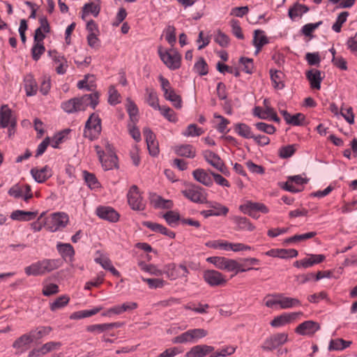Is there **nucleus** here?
Listing matches in <instances>:
<instances>
[{
  "mask_svg": "<svg viewBox=\"0 0 357 357\" xmlns=\"http://www.w3.org/2000/svg\"><path fill=\"white\" fill-rule=\"evenodd\" d=\"M320 329L319 323L308 320L300 324L296 328L295 332L301 335H312Z\"/></svg>",
  "mask_w": 357,
  "mask_h": 357,
  "instance_id": "f3484780",
  "label": "nucleus"
},
{
  "mask_svg": "<svg viewBox=\"0 0 357 357\" xmlns=\"http://www.w3.org/2000/svg\"><path fill=\"white\" fill-rule=\"evenodd\" d=\"M127 198L128 204L132 210L144 211L145 209L146 203L136 185H132L130 188Z\"/></svg>",
  "mask_w": 357,
  "mask_h": 357,
  "instance_id": "0eeeda50",
  "label": "nucleus"
},
{
  "mask_svg": "<svg viewBox=\"0 0 357 357\" xmlns=\"http://www.w3.org/2000/svg\"><path fill=\"white\" fill-rule=\"evenodd\" d=\"M146 101L155 109H158L160 107L157 93L153 89L148 88L146 89Z\"/></svg>",
  "mask_w": 357,
  "mask_h": 357,
  "instance_id": "4c0bfd02",
  "label": "nucleus"
},
{
  "mask_svg": "<svg viewBox=\"0 0 357 357\" xmlns=\"http://www.w3.org/2000/svg\"><path fill=\"white\" fill-rule=\"evenodd\" d=\"M100 9L97 5L93 3H87L84 7L82 18L84 19L85 16L89 13L92 14L93 16L96 17L99 13Z\"/></svg>",
  "mask_w": 357,
  "mask_h": 357,
  "instance_id": "0e129e2a",
  "label": "nucleus"
},
{
  "mask_svg": "<svg viewBox=\"0 0 357 357\" xmlns=\"http://www.w3.org/2000/svg\"><path fill=\"white\" fill-rule=\"evenodd\" d=\"M194 68L199 75H205L208 73V65L203 58H200L195 64Z\"/></svg>",
  "mask_w": 357,
  "mask_h": 357,
  "instance_id": "052dcab7",
  "label": "nucleus"
},
{
  "mask_svg": "<svg viewBox=\"0 0 357 357\" xmlns=\"http://www.w3.org/2000/svg\"><path fill=\"white\" fill-rule=\"evenodd\" d=\"M101 120L99 116L93 113L86 122L84 136L90 140H93L98 138L101 132Z\"/></svg>",
  "mask_w": 357,
  "mask_h": 357,
  "instance_id": "20e7f679",
  "label": "nucleus"
},
{
  "mask_svg": "<svg viewBox=\"0 0 357 357\" xmlns=\"http://www.w3.org/2000/svg\"><path fill=\"white\" fill-rule=\"evenodd\" d=\"M149 200L151 204H152L155 208L172 209L174 206L172 200L165 199L155 193L149 194Z\"/></svg>",
  "mask_w": 357,
  "mask_h": 357,
  "instance_id": "4be33fe9",
  "label": "nucleus"
},
{
  "mask_svg": "<svg viewBox=\"0 0 357 357\" xmlns=\"http://www.w3.org/2000/svg\"><path fill=\"white\" fill-rule=\"evenodd\" d=\"M348 15V12H342L337 16L335 22L332 26L334 31L336 33H340L341 31L342 26L347 21Z\"/></svg>",
  "mask_w": 357,
  "mask_h": 357,
  "instance_id": "4d7b16f0",
  "label": "nucleus"
},
{
  "mask_svg": "<svg viewBox=\"0 0 357 357\" xmlns=\"http://www.w3.org/2000/svg\"><path fill=\"white\" fill-rule=\"evenodd\" d=\"M142 225L144 227L150 229L151 230L155 231V232L160 233L163 235H165V234L168 231V229L166 228L165 226H163L160 224L152 222L150 221H144L142 222Z\"/></svg>",
  "mask_w": 357,
  "mask_h": 357,
  "instance_id": "864d4df0",
  "label": "nucleus"
},
{
  "mask_svg": "<svg viewBox=\"0 0 357 357\" xmlns=\"http://www.w3.org/2000/svg\"><path fill=\"white\" fill-rule=\"evenodd\" d=\"M287 340V333H276L266 339L261 347L264 351H272L284 344Z\"/></svg>",
  "mask_w": 357,
  "mask_h": 357,
  "instance_id": "ddd939ff",
  "label": "nucleus"
},
{
  "mask_svg": "<svg viewBox=\"0 0 357 357\" xmlns=\"http://www.w3.org/2000/svg\"><path fill=\"white\" fill-rule=\"evenodd\" d=\"M37 215L38 211L16 210L11 213L10 218L18 221H29L35 219Z\"/></svg>",
  "mask_w": 357,
  "mask_h": 357,
  "instance_id": "cd10ccee",
  "label": "nucleus"
},
{
  "mask_svg": "<svg viewBox=\"0 0 357 357\" xmlns=\"http://www.w3.org/2000/svg\"><path fill=\"white\" fill-rule=\"evenodd\" d=\"M31 174L36 181L38 183H43L52 176L51 169L45 166L40 169L36 167L31 169Z\"/></svg>",
  "mask_w": 357,
  "mask_h": 357,
  "instance_id": "a878e982",
  "label": "nucleus"
},
{
  "mask_svg": "<svg viewBox=\"0 0 357 357\" xmlns=\"http://www.w3.org/2000/svg\"><path fill=\"white\" fill-rule=\"evenodd\" d=\"M175 153L178 156H194L195 148L190 144H184L175 148Z\"/></svg>",
  "mask_w": 357,
  "mask_h": 357,
  "instance_id": "49530a36",
  "label": "nucleus"
},
{
  "mask_svg": "<svg viewBox=\"0 0 357 357\" xmlns=\"http://www.w3.org/2000/svg\"><path fill=\"white\" fill-rule=\"evenodd\" d=\"M308 11V8L301 4H296L294 7L289 8V16L291 19H295L298 15L302 13H306Z\"/></svg>",
  "mask_w": 357,
  "mask_h": 357,
  "instance_id": "5fc2aeb1",
  "label": "nucleus"
},
{
  "mask_svg": "<svg viewBox=\"0 0 357 357\" xmlns=\"http://www.w3.org/2000/svg\"><path fill=\"white\" fill-rule=\"evenodd\" d=\"M61 346V343L59 342H49L44 344L40 347V351H42V354L45 355L52 351L59 349Z\"/></svg>",
  "mask_w": 357,
  "mask_h": 357,
  "instance_id": "e2e57ef3",
  "label": "nucleus"
},
{
  "mask_svg": "<svg viewBox=\"0 0 357 357\" xmlns=\"http://www.w3.org/2000/svg\"><path fill=\"white\" fill-rule=\"evenodd\" d=\"M84 181L89 188L91 190L98 188L100 187V183L94 174L90 173L87 171L83 172Z\"/></svg>",
  "mask_w": 357,
  "mask_h": 357,
  "instance_id": "a18cd8bd",
  "label": "nucleus"
},
{
  "mask_svg": "<svg viewBox=\"0 0 357 357\" xmlns=\"http://www.w3.org/2000/svg\"><path fill=\"white\" fill-rule=\"evenodd\" d=\"M116 326V323L93 324L88 326L86 327V331L91 333L97 332L98 333H100L104 331L111 330Z\"/></svg>",
  "mask_w": 357,
  "mask_h": 357,
  "instance_id": "58836bf2",
  "label": "nucleus"
},
{
  "mask_svg": "<svg viewBox=\"0 0 357 357\" xmlns=\"http://www.w3.org/2000/svg\"><path fill=\"white\" fill-rule=\"evenodd\" d=\"M253 45L256 47V54H258L261 47L268 43L267 37L265 36L264 32L261 30H255L254 31Z\"/></svg>",
  "mask_w": 357,
  "mask_h": 357,
  "instance_id": "2f4dec72",
  "label": "nucleus"
},
{
  "mask_svg": "<svg viewBox=\"0 0 357 357\" xmlns=\"http://www.w3.org/2000/svg\"><path fill=\"white\" fill-rule=\"evenodd\" d=\"M236 132L245 138H253L255 135L251 131V128L245 123H238L235 127Z\"/></svg>",
  "mask_w": 357,
  "mask_h": 357,
  "instance_id": "09e8293b",
  "label": "nucleus"
},
{
  "mask_svg": "<svg viewBox=\"0 0 357 357\" xmlns=\"http://www.w3.org/2000/svg\"><path fill=\"white\" fill-rule=\"evenodd\" d=\"M96 215L104 220L109 222H116L119 220V213L112 207L99 206L96 210Z\"/></svg>",
  "mask_w": 357,
  "mask_h": 357,
  "instance_id": "2eb2a0df",
  "label": "nucleus"
},
{
  "mask_svg": "<svg viewBox=\"0 0 357 357\" xmlns=\"http://www.w3.org/2000/svg\"><path fill=\"white\" fill-rule=\"evenodd\" d=\"M231 219L236 225L234 229L236 231H252L255 229V227L250 222L249 219L245 217L234 215Z\"/></svg>",
  "mask_w": 357,
  "mask_h": 357,
  "instance_id": "b1692460",
  "label": "nucleus"
},
{
  "mask_svg": "<svg viewBox=\"0 0 357 357\" xmlns=\"http://www.w3.org/2000/svg\"><path fill=\"white\" fill-rule=\"evenodd\" d=\"M61 265L60 259H43L26 266L24 271L27 275H45L57 269Z\"/></svg>",
  "mask_w": 357,
  "mask_h": 357,
  "instance_id": "f03ea898",
  "label": "nucleus"
},
{
  "mask_svg": "<svg viewBox=\"0 0 357 357\" xmlns=\"http://www.w3.org/2000/svg\"><path fill=\"white\" fill-rule=\"evenodd\" d=\"M161 114L168 121L175 122L176 121V114L172 109L166 106H160L158 109Z\"/></svg>",
  "mask_w": 357,
  "mask_h": 357,
  "instance_id": "6e6d98bb",
  "label": "nucleus"
},
{
  "mask_svg": "<svg viewBox=\"0 0 357 357\" xmlns=\"http://www.w3.org/2000/svg\"><path fill=\"white\" fill-rule=\"evenodd\" d=\"M15 121L12 117V112L7 105H3L0 114V127L6 128L8 126L14 127Z\"/></svg>",
  "mask_w": 357,
  "mask_h": 357,
  "instance_id": "393cba45",
  "label": "nucleus"
},
{
  "mask_svg": "<svg viewBox=\"0 0 357 357\" xmlns=\"http://www.w3.org/2000/svg\"><path fill=\"white\" fill-rule=\"evenodd\" d=\"M194 178L199 183L206 185L211 186L213 180L210 175L203 169H197L192 172Z\"/></svg>",
  "mask_w": 357,
  "mask_h": 357,
  "instance_id": "c756f323",
  "label": "nucleus"
},
{
  "mask_svg": "<svg viewBox=\"0 0 357 357\" xmlns=\"http://www.w3.org/2000/svg\"><path fill=\"white\" fill-rule=\"evenodd\" d=\"M306 77L310 82L311 87L319 90L322 77L321 72L317 69H311L306 73Z\"/></svg>",
  "mask_w": 357,
  "mask_h": 357,
  "instance_id": "7c9ffc66",
  "label": "nucleus"
},
{
  "mask_svg": "<svg viewBox=\"0 0 357 357\" xmlns=\"http://www.w3.org/2000/svg\"><path fill=\"white\" fill-rule=\"evenodd\" d=\"M165 39L167 42L171 45V46H174L176 43V29L174 26L169 25L165 30Z\"/></svg>",
  "mask_w": 357,
  "mask_h": 357,
  "instance_id": "bf43d9fd",
  "label": "nucleus"
},
{
  "mask_svg": "<svg viewBox=\"0 0 357 357\" xmlns=\"http://www.w3.org/2000/svg\"><path fill=\"white\" fill-rule=\"evenodd\" d=\"M317 235L316 231H310L303 234H296L293 236L287 238L284 240V244H290L296 242L303 241L309 238H312Z\"/></svg>",
  "mask_w": 357,
  "mask_h": 357,
  "instance_id": "e433bc0d",
  "label": "nucleus"
},
{
  "mask_svg": "<svg viewBox=\"0 0 357 357\" xmlns=\"http://www.w3.org/2000/svg\"><path fill=\"white\" fill-rule=\"evenodd\" d=\"M232 33L238 39L243 40L244 35L240 26V22L236 20H231L230 22Z\"/></svg>",
  "mask_w": 357,
  "mask_h": 357,
  "instance_id": "680f3d73",
  "label": "nucleus"
},
{
  "mask_svg": "<svg viewBox=\"0 0 357 357\" xmlns=\"http://www.w3.org/2000/svg\"><path fill=\"white\" fill-rule=\"evenodd\" d=\"M213 116L215 119L220 120L217 126L218 130L221 133L225 132L227 129V126L229 124V121L217 113H215Z\"/></svg>",
  "mask_w": 357,
  "mask_h": 357,
  "instance_id": "69168bd1",
  "label": "nucleus"
},
{
  "mask_svg": "<svg viewBox=\"0 0 357 357\" xmlns=\"http://www.w3.org/2000/svg\"><path fill=\"white\" fill-rule=\"evenodd\" d=\"M68 132L66 131L56 134L52 137H46L38 146L36 150V156L44 153L48 146L59 149L61 144L66 140Z\"/></svg>",
  "mask_w": 357,
  "mask_h": 357,
  "instance_id": "423d86ee",
  "label": "nucleus"
},
{
  "mask_svg": "<svg viewBox=\"0 0 357 357\" xmlns=\"http://www.w3.org/2000/svg\"><path fill=\"white\" fill-rule=\"evenodd\" d=\"M203 133L204 130L194 123L190 124L185 130L183 132V135L185 137H198Z\"/></svg>",
  "mask_w": 357,
  "mask_h": 357,
  "instance_id": "3c124183",
  "label": "nucleus"
},
{
  "mask_svg": "<svg viewBox=\"0 0 357 357\" xmlns=\"http://www.w3.org/2000/svg\"><path fill=\"white\" fill-rule=\"evenodd\" d=\"M302 312L283 313L280 316L275 317L271 321V325L273 327H280L291 321L296 319L299 316H302Z\"/></svg>",
  "mask_w": 357,
  "mask_h": 357,
  "instance_id": "a211bd4d",
  "label": "nucleus"
},
{
  "mask_svg": "<svg viewBox=\"0 0 357 357\" xmlns=\"http://www.w3.org/2000/svg\"><path fill=\"white\" fill-rule=\"evenodd\" d=\"M207 331L204 328H194L188 330L172 339L174 344H184L187 342H196L198 340L206 337Z\"/></svg>",
  "mask_w": 357,
  "mask_h": 357,
  "instance_id": "7ed1b4c3",
  "label": "nucleus"
},
{
  "mask_svg": "<svg viewBox=\"0 0 357 357\" xmlns=\"http://www.w3.org/2000/svg\"><path fill=\"white\" fill-rule=\"evenodd\" d=\"M351 342L350 341H346L343 339L331 340L328 346L330 351L333 350H342L350 346Z\"/></svg>",
  "mask_w": 357,
  "mask_h": 357,
  "instance_id": "c03bdc74",
  "label": "nucleus"
},
{
  "mask_svg": "<svg viewBox=\"0 0 357 357\" xmlns=\"http://www.w3.org/2000/svg\"><path fill=\"white\" fill-rule=\"evenodd\" d=\"M31 342H33V338L29 333H26L17 338L12 347L16 349L15 354H20L28 349Z\"/></svg>",
  "mask_w": 357,
  "mask_h": 357,
  "instance_id": "aec40b11",
  "label": "nucleus"
},
{
  "mask_svg": "<svg viewBox=\"0 0 357 357\" xmlns=\"http://www.w3.org/2000/svg\"><path fill=\"white\" fill-rule=\"evenodd\" d=\"M271 79L273 86L276 89H282L284 87V73L280 70H270Z\"/></svg>",
  "mask_w": 357,
  "mask_h": 357,
  "instance_id": "f704fd0d",
  "label": "nucleus"
},
{
  "mask_svg": "<svg viewBox=\"0 0 357 357\" xmlns=\"http://www.w3.org/2000/svg\"><path fill=\"white\" fill-rule=\"evenodd\" d=\"M52 331V328L50 326H40L38 327L36 330H33L30 331L29 333L33 338V340H38L41 339L43 337L48 335Z\"/></svg>",
  "mask_w": 357,
  "mask_h": 357,
  "instance_id": "37998d69",
  "label": "nucleus"
},
{
  "mask_svg": "<svg viewBox=\"0 0 357 357\" xmlns=\"http://www.w3.org/2000/svg\"><path fill=\"white\" fill-rule=\"evenodd\" d=\"M264 107H256L255 108V114L262 119H270L275 122H279L280 119L275 110L268 105V101L264 100Z\"/></svg>",
  "mask_w": 357,
  "mask_h": 357,
  "instance_id": "dca6fc26",
  "label": "nucleus"
},
{
  "mask_svg": "<svg viewBox=\"0 0 357 357\" xmlns=\"http://www.w3.org/2000/svg\"><path fill=\"white\" fill-rule=\"evenodd\" d=\"M206 260L215 265L218 269L232 271L233 259H228L224 257H211L207 258Z\"/></svg>",
  "mask_w": 357,
  "mask_h": 357,
  "instance_id": "412c9836",
  "label": "nucleus"
},
{
  "mask_svg": "<svg viewBox=\"0 0 357 357\" xmlns=\"http://www.w3.org/2000/svg\"><path fill=\"white\" fill-rule=\"evenodd\" d=\"M298 147V146L296 144H290L283 146L280 149L279 156H291L296 153Z\"/></svg>",
  "mask_w": 357,
  "mask_h": 357,
  "instance_id": "774afa93",
  "label": "nucleus"
},
{
  "mask_svg": "<svg viewBox=\"0 0 357 357\" xmlns=\"http://www.w3.org/2000/svg\"><path fill=\"white\" fill-rule=\"evenodd\" d=\"M98 103L97 93L84 95L79 98H71L61 104V108L67 113L85 110L89 106L94 109Z\"/></svg>",
  "mask_w": 357,
  "mask_h": 357,
  "instance_id": "f257e3e1",
  "label": "nucleus"
},
{
  "mask_svg": "<svg viewBox=\"0 0 357 357\" xmlns=\"http://www.w3.org/2000/svg\"><path fill=\"white\" fill-rule=\"evenodd\" d=\"M280 112L286 122L289 124L294 126H301L303 125L304 122L305 115L302 113H297L295 115H291L285 110H282Z\"/></svg>",
  "mask_w": 357,
  "mask_h": 357,
  "instance_id": "473e14b6",
  "label": "nucleus"
},
{
  "mask_svg": "<svg viewBox=\"0 0 357 357\" xmlns=\"http://www.w3.org/2000/svg\"><path fill=\"white\" fill-rule=\"evenodd\" d=\"M70 301L68 296L63 295L58 297L54 302L50 304V310L56 311L66 306Z\"/></svg>",
  "mask_w": 357,
  "mask_h": 357,
  "instance_id": "603ef678",
  "label": "nucleus"
},
{
  "mask_svg": "<svg viewBox=\"0 0 357 357\" xmlns=\"http://www.w3.org/2000/svg\"><path fill=\"white\" fill-rule=\"evenodd\" d=\"M102 309V307H96L91 310H84L76 312L73 313L71 316V319H83L86 317H91L97 313H98Z\"/></svg>",
  "mask_w": 357,
  "mask_h": 357,
  "instance_id": "a19ab883",
  "label": "nucleus"
},
{
  "mask_svg": "<svg viewBox=\"0 0 357 357\" xmlns=\"http://www.w3.org/2000/svg\"><path fill=\"white\" fill-rule=\"evenodd\" d=\"M208 164L225 176L229 175V171L221 158H206Z\"/></svg>",
  "mask_w": 357,
  "mask_h": 357,
  "instance_id": "72a5a7b5",
  "label": "nucleus"
},
{
  "mask_svg": "<svg viewBox=\"0 0 357 357\" xmlns=\"http://www.w3.org/2000/svg\"><path fill=\"white\" fill-rule=\"evenodd\" d=\"M162 217L167 224L172 227H174L182 219L178 213L171 210L165 213Z\"/></svg>",
  "mask_w": 357,
  "mask_h": 357,
  "instance_id": "de8ad7c7",
  "label": "nucleus"
},
{
  "mask_svg": "<svg viewBox=\"0 0 357 357\" xmlns=\"http://www.w3.org/2000/svg\"><path fill=\"white\" fill-rule=\"evenodd\" d=\"M164 96L165 99L170 101L176 108L180 109L181 107L182 102L181 96L175 92L174 89L166 91V93H164Z\"/></svg>",
  "mask_w": 357,
  "mask_h": 357,
  "instance_id": "ea45409f",
  "label": "nucleus"
},
{
  "mask_svg": "<svg viewBox=\"0 0 357 357\" xmlns=\"http://www.w3.org/2000/svg\"><path fill=\"white\" fill-rule=\"evenodd\" d=\"M45 48L43 43H34V45L31 49L32 58L35 61H38L41 55L45 52Z\"/></svg>",
  "mask_w": 357,
  "mask_h": 357,
  "instance_id": "13d9d810",
  "label": "nucleus"
},
{
  "mask_svg": "<svg viewBox=\"0 0 357 357\" xmlns=\"http://www.w3.org/2000/svg\"><path fill=\"white\" fill-rule=\"evenodd\" d=\"M69 221L68 215L63 212L54 213L45 220V227L47 231L54 232L64 228Z\"/></svg>",
  "mask_w": 357,
  "mask_h": 357,
  "instance_id": "39448f33",
  "label": "nucleus"
},
{
  "mask_svg": "<svg viewBox=\"0 0 357 357\" xmlns=\"http://www.w3.org/2000/svg\"><path fill=\"white\" fill-rule=\"evenodd\" d=\"M259 260L255 257L241 258L239 261L234 259L232 265V271L234 275L239 273H244L251 270H259V268H254L252 266L259 265Z\"/></svg>",
  "mask_w": 357,
  "mask_h": 357,
  "instance_id": "6e6552de",
  "label": "nucleus"
},
{
  "mask_svg": "<svg viewBox=\"0 0 357 357\" xmlns=\"http://www.w3.org/2000/svg\"><path fill=\"white\" fill-rule=\"evenodd\" d=\"M204 281L211 287L225 286L227 280L225 275L215 270H206L203 273Z\"/></svg>",
  "mask_w": 357,
  "mask_h": 357,
  "instance_id": "f8f14e48",
  "label": "nucleus"
},
{
  "mask_svg": "<svg viewBox=\"0 0 357 357\" xmlns=\"http://www.w3.org/2000/svg\"><path fill=\"white\" fill-rule=\"evenodd\" d=\"M214 351V347L206 344L196 345L185 354V357H204Z\"/></svg>",
  "mask_w": 357,
  "mask_h": 357,
  "instance_id": "5701e85b",
  "label": "nucleus"
},
{
  "mask_svg": "<svg viewBox=\"0 0 357 357\" xmlns=\"http://www.w3.org/2000/svg\"><path fill=\"white\" fill-rule=\"evenodd\" d=\"M240 63L243 66V70L246 73L251 74L254 68L253 60L252 59L241 57Z\"/></svg>",
  "mask_w": 357,
  "mask_h": 357,
  "instance_id": "338daca9",
  "label": "nucleus"
},
{
  "mask_svg": "<svg viewBox=\"0 0 357 357\" xmlns=\"http://www.w3.org/2000/svg\"><path fill=\"white\" fill-rule=\"evenodd\" d=\"M185 197L195 203H208L206 194L204 190L196 185H192L188 188L182 191Z\"/></svg>",
  "mask_w": 357,
  "mask_h": 357,
  "instance_id": "9b49d317",
  "label": "nucleus"
},
{
  "mask_svg": "<svg viewBox=\"0 0 357 357\" xmlns=\"http://www.w3.org/2000/svg\"><path fill=\"white\" fill-rule=\"evenodd\" d=\"M48 55L53 61L56 73L59 75L65 74L68 67V61L65 56L59 54L56 50H50L48 52Z\"/></svg>",
  "mask_w": 357,
  "mask_h": 357,
  "instance_id": "4468645a",
  "label": "nucleus"
},
{
  "mask_svg": "<svg viewBox=\"0 0 357 357\" xmlns=\"http://www.w3.org/2000/svg\"><path fill=\"white\" fill-rule=\"evenodd\" d=\"M126 107L130 116V122L137 123L138 121V109L137 105L128 99Z\"/></svg>",
  "mask_w": 357,
  "mask_h": 357,
  "instance_id": "8fccbe9b",
  "label": "nucleus"
},
{
  "mask_svg": "<svg viewBox=\"0 0 357 357\" xmlns=\"http://www.w3.org/2000/svg\"><path fill=\"white\" fill-rule=\"evenodd\" d=\"M158 54L163 63L171 70L178 69L181 66V55L176 51H162L160 47Z\"/></svg>",
  "mask_w": 357,
  "mask_h": 357,
  "instance_id": "1a4fd4ad",
  "label": "nucleus"
},
{
  "mask_svg": "<svg viewBox=\"0 0 357 357\" xmlns=\"http://www.w3.org/2000/svg\"><path fill=\"white\" fill-rule=\"evenodd\" d=\"M119 158H99L102 168L105 171L119 168Z\"/></svg>",
  "mask_w": 357,
  "mask_h": 357,
  "instance_id": "79ce46f5",
  "label": "nucleus"
},
{
  "mask_svg": "<svg viewBox=\"0 0 357 357\" xmlns=\"http://www.w3.org/2000/svg\"><path fill=\"white\" fill-rule=\"evenodd\" d=\"M56 248L64 259H66L67 257L71 258L75 255L74 248L70 243H58Z\"/></svg>",
  "mask_w": 357,
  "mask_h": 357,
  "instance_id": "c9c22d12",
  "label": "nucleus"
},
{
  "mask_svg": "<svg viewBox=\"0 0 357 357\" xmlns=\"http://www.w3.org/2000/svg\"><path fill=\"white\" fill-rule=\"evenodd\" d=\"M239 210L243 213H250L252 212H261L262 213H268L269 210L267 206L260 202H253L252 201H247L245 204L239 206Z\"/></svg>",
  "mask_w": 357,
  "mask_h": 357,
  "instance_id": "6ab92c4d",
  "label": "nucleus"
},
{
  "mask_svg": "<svg viewBox=\"0 0 357 357\" xmlns=\"http://www.w3.org/2000/svg\"><path fill=\"white\" fill-rule=\"evenodd\" d=\"M165 273L168 278L172 280L181 278H187L189 271L184 263L176 264L170 263L165 266Z\"/></svg>",
  "mask_w": 357,
  "mask_h": 357,
  "instance_id": "9d476101",
  "label": "nucleus"
},
{
  "mask_svg": "<svg viewBox=\"0 0 357 357\" xmlns=\"http://www.w3.org/2000/svg\"><path fill=\"white\" fill-rule=\"evenodd\" d=\"M273 296L280 298V307L281 309H288L301 305V302L296 298L285 297L282 294H275Z\"/></svg>",
  "mask_w": 357,
  "mask_h": 357,
  "instance_id": "bb28decb",
  "label": "nucleus"
},
{
  "mask_svg": "<svg viewBox=\"0 0 357 357\" xmlns=\"http://www.w3.org/2000/svg\"><path fill=\"white\" fill-rule=\"evenodd\" d=\"M24 89L28 96H33L37 93L38 84L33 76L31 74L26 75L24 79Z\"/></svg>",
  "mask_w": 357,
  "mask_h": 357,
  "instance_id": "c85d7f7f",
  "label": "nucleus"
}]
</instances>
